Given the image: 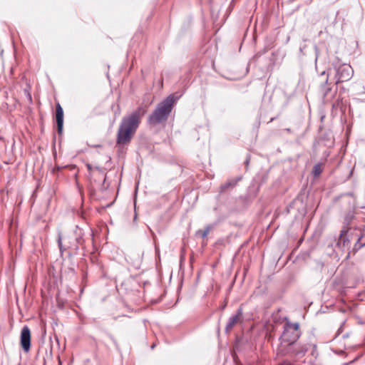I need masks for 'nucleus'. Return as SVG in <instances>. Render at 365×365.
<instances>
[{
  "label": "nucleus",
  "mask_w": 365,
  "mask_h": 365,
  "mask_svg": "<svg viewBox=\"0 0 365 365\" xmlns=\"http://www.w3.org/2000/svg\"><path fill=\"white\" fill-rule=\"evenodd\" d=\"M292 353L298 358L304 356L308 350L307 344H302L301 343L293 344L290 346Z\"/></svg>",
  "instance_id": "obj_8"
},
{
  "label": "nucleus",
  "mask_w": 365,
  "mask_h": 365,
  "mask_svg": "<svg viewBox=\"0 0 365 365\" xmlns=\"http://www.w3.org/2000/svg\"><path fill=\"white\" fill-rule=\"evenodd\" d=\"M176 101L177 99L173 95H170L159 103L149 115L148 118V123L155 125L167 121Z\"/></svg>",
  "instance_id": "obj_2"
},
{
  "label": "nucleus",
  "mask_w": 365,
  "mask_h": 365,
  "mask_svg": "<svg viewBox=\"0 0 365 365\" xmlns=\"http://www.w3.org/2000/svg\"><path fill=\"white\" fill-rule=\"evenodd\" d=\"M242 315H243L242 309L241 307H240L237 310L236 313L233 316L230 317V319L227 323V325L225 327V332H227V333L230 332L236 324L241 323L243 319Z\"/></svg>",
  "instance_id": "obj_5"
},
{
  "label": "nucleus",
  "mask_w": 365,
  "mask_h": 365,
  "mask_svg": "<svg viewBox=\"0 0 365 365\" xmlns=\"http://www.w3.org/2000/svg\"><path fill=\"white\" fill-rule=\"evenodd\" d=\"M56 121L58 132L61 134L63 131V110L59 103H57L56 106Z\"/></svg>",
  "instance_id": "obj_7"
},
{
  "label": "nucleus",
  "mask_w": 365,
  "mask_h": 365,
  "mask_svg": "<svg viewBox=\"0 0 365 365\" xmlns=\"http://www.w3.org/2000/svg\"><path fill=\"white\" fill-rule=\"evenodd\" d=\"M21 346L26 352L29 351L31 347V331L27 326H24L21 331Z\"/></svg>",
  "instance_id": "obj_6"
},
{
  "label": "nucleus",
  "mask_w": 365,
  "mask_h": 365,
  "mask_svg": "<svg viewBox=\"0 0 365 365\" xmlns=\"http://www.w3.org/2000/svg\"><path fill=\"white\" fill-rule=\"evenodd\" d=\"M249 162H250V159L247 158L245 163L247 165L249 164Z\"/></svg>",
  "instance_id": "obj_18"
},
{
  "label": "nucleus",
  "mask_w": 365,
  "mask_h": 365,
  "mask_svg": "<svg viewBox=\"0 0 365 365\" xmlns=\"http://www.w3.org/2000/svg\"><path fill=\"white\" fill-rule=\"evenodd\" d=\"M87 168H88V170H91L93 168H92L91 165L87 164Z\"/></svg>",
  "instance_id": "obj_17"
},
{
  "label": "nucleus",
  "mask_w": 365,
  "mask_h": 365,
  "mask_svg": "<svg viewBox=\"0 0 365 365\" xmlns=\"http://www.w3.org/2000/svg\"><path fill=\"white\" fill-rule=\"evenodd\" d=\"M352 68L347 64H343L336 68V83L349 81L353 76Z\"/></svg>",
  "instance_id": "obj_4"
},
{
  "label": "nucleus",
  "mask_w": 365,
  "mask_h": 365,
  "mask_svg": "<svg viewBox=\"0 0 365 365\" xmlns=\"http://www.w3.org/2000/svg\"><path fill=\"white\" fill-rule=\"evenodd\" d=\"M360 240H361V238H359L358 240L356 241V242L355 243L354 248V250H358L360 248H361L362 247L365 246V242L361 243Z\"/></svg>",
  "instance_id": "obj_15"
},
{
  "label": "nucleus",
  "mask_w": 365,
  "mask_h": 365,
  "mask_svg": "<svg viewBox=\"0 0 365 365\" xmlns=\"http://www.w3.org/2000/svg\"><path fill=\"white\" fill-rule=\"evenodd\" d=\"M347 232L345 230L341 231L339 239L336 243V246L339 248L344 249L349 245L350 241L346 237Z\"/></svg>",
  "instance_id": "obj_9"
},
{
  "label": "nucleus",
  "mask_w": 365,
  "mask_h": 365,
  "mask_svg": "<svg viewBox=\"0 0 365 365\" xmlns=\"http://www.w3.org/2000/svg\"><path fill=\"white\" fill-rule=\"evenodd\" d=\"M329 75H327L324 82L320 86L321 92L323 93L324 96H327L329 92L331 91V88L328 86Z\"/></svg>",
  "instance_id": "obj_11"
},
{
  "label": "nucleus",
  "mask_w": 365,
  "mask_h": 365,
  "mask_svg": "<svg viewBox=\"0 0 365 365\" xmlns=\"http://www.w3.org/2000/svg\"><path fill=\"white\" fill-rule=\"evenodd\" d=\"M322 165L318 163V164H316L314 168H313V170H312V174L314 175V178H317L319 176V175L322 173Z\"/></svg>",
  "instance_id": "obj_13"
},
{
  "label": "nucleus",
  "mask_w": 365,
  "mask_h": 365,
  "mask_svg": "<svg viewBox=\"0 0 365 365\" xmlns=\"http://www.w3.org/2000/svg\"><path fill=\"white\" fill-rule=\"evenodd\" d=\"M212 229L211 225H207L204 230H199L197 231L196 235L201 236L202 238H205Z\"/></svg>",
  "instance_id": "obj_12"
},
{
  "label": "nucleus",
  "mask_w": 365,
  "mask_h": 365,
  "mask_svg": "<svg viewBox=\"0 0 365 365\" xmlns=\"http://www.w3.org/2000/svg\"><path fill=\"white\" fill-rule=\"evenodd\" d=\"M283 329L279 338L281 344L287 343L289 346L293 345L301 335L299 323H292L286 319Z\"/></svg>",
  "instance_id": "obj_3"
},
{
  "label": "nucleus",
  "mask_w": 365,
  "mask_h": 365,
  "mask_svg": "<svg viewBox=\"0 0 365 365\" xmlns=\"http://www.w3.org/2000/svg\"><path fill=\"white\" fill-rule=\"evenodd\" d=\"M145 112V109L140 106L130 114L123 118L117 133L118 144L125 145L130 141Z\"/></svg>",
  "instance_id": "obj_1"
},
{
  "label": "nucleus",
  "mask_w": 365,
  "mask_h": 365,
  "mask_svg": "<svg viewBox=\"0 0 365 365\" xmlns=\"http://www.w3.org/2000/svg\"><path fill=\"white\" fill-rule=\"evenodd\" d=\"M155 347V344L152 345L151 349H153Z\"/></svg>",
  "instance_id": "obj_20"
},
{
  "label": "nucleus",
  "mask_w": 365,
  "mask_h": 365,
  "mask_svg": "<svg viewBox=\"0 0 365 365\" xmlns=\"http://www.w3.org/2000/svg\"><path fill=\"white\" fill-rule=\"evenodd\" d=\"M95 169L100 172H103V169L98 166L95 167Z\"/></svg>",
  "instance_id": "obj_16"
},
{
  "label": "nucleus",
  "mask_w": 365,
  "mask_h": 365,
  "mask_svg": "<svg viewBox=\"0 0 365 365\" xmlns=\"http://www.w3.org/2000/svg\"><path fill=\"white\" fill-rule=\"evenodd\" d=\"M57 243H58V246L59 247L60 252L62 253L64 250V248L63 247V245H62V237H61V232H58V234Z\"/></svg>",
  "instance_id": "obj_14"
},
{
  "label": "nucleus",
  "mask_w": 365,
  "mask_h": 365,
  "mask_svg": "<svg viewBox=\"0 0 365 365\" xmlns=\"http://www.w3.org/2000/svg\"><path fill=\"white\" fill-rule=\"evenodd\" d=\"M326 74V72L325 71H323L322 73H321V76H324Z\"/></svg>",
  "instance_id": "obj_19"
},
{
  "label": "nucleus",
  "mask_w": 365,
  "mask_h": 365,
  "mask_svg": "<svg viewBox=\"0 0 365 365\" xmlns=\"http://www.w3.org/2000/svg\"><path fill=\"white\" fill-rule=\"evenodd\" d=\"M240 180H241V178L238 177L235 179L230 180L226 182L225 183H224L223 185H221V187H220L221 192H225L226 190H227L229 188L234 187L237 185V182L240 181Z\"/></svg>",
  "instance_id": "obj_10"
}]
</instances>
